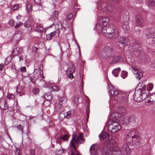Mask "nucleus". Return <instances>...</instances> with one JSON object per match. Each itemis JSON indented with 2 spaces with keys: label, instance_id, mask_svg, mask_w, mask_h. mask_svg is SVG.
Masks as SVG:
<instances>
[{
  "label": "nucleus",
  "instance_id": "obj_28",
  "mask_svg": "<svg viewBox=\"0 0 155 155\" xmlns=\"http://www.w3.org/2000/svg\"><path fill=\"white\" fill-rule=\"evenodd\" d=\"M19 48H16L13 50L12 54L14 55H17L19 53Z\"/></svg>",
  "mask_w": 155,
  "mask_h": 155
},
{
  "label": "nucleus",
  "instance_id": "obj_13",
  "mask_svg": "<svg viewBox=\"0 0 155 155\" xmlns=\"http://www.w3.org/2000/svg\"><path fill=\"white\" fill-rule=\"evenodd\" d=\"M145 34L147 38H155V29L152 32L150 31L149 30L147 29Z\"/></svg>",
  "mask_w": 155,
  "mask_h": 155
},
{
  "label": "nucleus",
  "instance_id": "obj_50",
  "mask_svg": "<svg viewBox=\"0 0 155 155\" xmlns=\"http://www.w3.org/2000/svg\"><path fill=\"white\" fill-rule=\"evenodd\" d=\"M65 113L66 115V117H67V118H69L70 117V115H71V111H68L67 112H65Z\"/></svg>",
  "mask_w": 155,
  "mask_h": 155
},
{
  "label": "nucleus",
  "instance_id": "obj_56",
  "mask_svg": "<svg viewBox=\"0 0 155 155\" xmlns=\"http://www.w3.org/2000/svg\"><path fill=\"white\" fill-rule=\"evenodd\" d=\"M31 155H35V150L34 149H31L30 150Z\"/></svg>",
  "mask_w": 155,
  "mask_h": 155
},
{
  "label": "nucleus",
  "instance_id": "obj_23",
  "mask_svg": "<svg viewBox=\"0 0 155 155\" xmlns=\"http://www.w3.org/2000/svg\"><path fill=\"white\" fill-rule=\"evenodd\" d=\"M45 97L48 101L51 100L52 98V97L51 92L45 94Z\"/></svg>",
  "mask_w": 155,
  "mask_h": 155
},
{
  "label": "nucleus",
  "instance_id": "obj_6",
  "mask_svg": "<svg viewBox=\"0 0 155 155\" xmlns=\"http://www.w3.org/2000/svg\"><path fill=\"white\" fill-rule=\"evenodd\" d=\"M114 50L113 47L111 46H107L102 50L101 55L104 59H107L112 56L114 53Z\"/></svg>",
  "mask_w": 155,
  "mask_h": 155
},
{
  "label": "nucleus",
  "instance_id": "obj_11",
  "mask_svg": "<svg viewBox=\"0 0 155 155\" xmlns=\"http://www.w3.org/2000/svg\"><path fill=\"white\" fill-rule=\"evenodd\" d=\"M109 87L110 91H109V94L112 97H114L117 95H118L119 93L118 91L115 88H114L112 85H110Z\"/></svg>",
  "mask_w": 155,
  "mask_h": 155
},
{
  "label": "nucleus",
  "instance_id": "obj_26",
  "mask_svg": "<svg viewBox=\"0 0 155 155\" xmlns=\"http://www.w3.org/2000/svg\"><path fill=\"white\" fill-rule=\"evenodd\" d=\"M135 74H136V77L139 80L142 78L143 76V73L142 72L138 71L135 73Z\"/></svg>",
  "mask_w": 155,
  "mask_h": 155
},
{
  "label": "nucleus",
  "instance_id": "obj_58",
  "mask_svg": "<svg viewBox=\"0 0 155 155\" xmlns=\"http://www.w3.org/2000/svg\"><path fill=\"white\" fill-rule=\"evenodd\" d=\"M76 44L78 46V48L79 50V53H81V50H80V46L78 43L77 42V41H76Z\"/></svg>",
  "mask_w": 155,
  "mask_h": 155
},
{
  "label": "nucleus",
  "instance_id": "obj_62",
  "mask_svg": "<svg viewBox=\"0 0 155 155\" xmlns=\"http://www.w3.org/2000/svg\"><path fill=\"white\" fill-rule=\"evenodd\" d=\"M39 69L41 71H42L43 69V65L41 64L39 66Z\"/></svg>",
  "mask_w": 155,
  "mask_h": 155
},
{
  "label": "nucleus",
  "instance_id": "obj_22",
  "mask_svg": "<svg viewBox=\"0 0 155 155\" xmlns=\"http://www.w3.org/2000/svg\"><path fill=\"white\" fill-rule=\"evenodd\" d=\"M120 70V68H116L112 72V74H114V76L117 77L118 76Z\"/></svg>",
  "mask_w": 155,
  "mask_h": 155
},
{
  "label": "nucleus",
  "instance_id": "obj_2",
  "mask_svg": "<svg viewBox=\"0 0 155 155\" xmlns=\"http://www.w3.org/2000/svg\"><path fill=\"white\" fill-rule=\"evenodd\" d=\"M98 27L100 28L99 30L102 31L104 35L107 38H115L118 36L116 27L112 25H108L107 26L104 27L103 28L99 25L97 26V29H98Z\"/></svg>",
  "mask_w": 155,
  "mask_h": 155
},
{
  "label": "nucleus",
  "instance_id": "obj_52",
  "mask_svg": "<svg viewBox=\"0 0 155 155\" xmlns=\"http://www.w3.org/2000/svg\"><path fill=\"white\" fill-rule=\"evenodd\" d=\"M33 1L34 3L38 5H40L41 4V0H32Z\"/></svg>",
  "mask_w": 155,
  "mask_h": 155
},
{
  "label": "nucleus",
  "instance_id": "obj_32",
  "mask_svg": "<svg viewBox=\"0 0 155 155\" xmlns=\"http://www.w3.org/2000/svg\"><path fill=\"white\" fill-rule=\"evenodd\" d=\"M128 73L127 72L124 71H122V73L121 75V77L123 78H125L127 76Z\"/></svg>",
  "mask_w": 155,
  "mask_h": 155
},
{
  "label": "nucleus",
  "instance_id": "obj_21",
  "mask_svg": "<svg viewBox=\"0 0 155 155\" xmlns=\"http://www.w3.org/2000/svg\"><path fill=\"white\" fill-rule=\"evenodd\" d=\"M117 112L119 114L124 113L126 112V108L125 107L122 106L119 107L117 109Z\"/></svg>",
  "mask_w": 155,
  "mask_h": 155
},
{
  "label": "nucleus",
  "instance_id": "obj_31",
  "mask_svg": "<svg viewBox=\"0 0 155 155\" xmlns=\"http://www.w3.org/2000/svg\"><path fill=\"white\" fill-rule=\"evenodd\" d=\"M109 20L108 18L106 17H103L102 18L101 22H104L106 24H108V23L109 22Z\"/></svg>",
  "mask_w": 155,
  "mask_h": 155
},
{
  "label": "nucleus",
  "instance_id": "obj_45",
  "mask_svg": "<svg viewBox=\"0 0 155 155\" xmlns=\"http://www.w3.org/2000/svg\"><path fill=\"white\" fill-rule=\"evenodd\" d=\"M149 4L151 6L154 5L155 4V0H149Z\"/></svg>",
  "mask_w": 155,
  "mask_h": 155
},
{
  "label": "nucleus",
  "instance_id": "obj_44",
  "mask_svg": "<svg viewBox=\"0 0 155 155\" xmlns=\"http://www.w3.org/2000/svg\"><path fill=\"white\" fill-rule=\"evenodd\" d=\"M23 25V23L21 21H20L18 23H16V24L15 26V28H19L21 26H22Z\"/></svg>",
  "mask_w": 155,
  "mask_h": 155
},
{
  "label": "nucleus",
  "instance_id": "obj_7",
  "mask_svg": "<svg viewBox=\"0 0 155 155\" xmlns=\"http://www.w3.org/2000/svg\"><path fill=\"white\" fill-rule=\"evenodd\" d=\"M104 145V143H103L102 147L101 149V150L99 149V145L97 144H93L90 147V151L92 155H102V152H103L104 154L107 155L102 150V149Z\"/></svg>",
  "mask_w": 155,
  "mask_h": 155
},
{
  "label": "nucleus",
  "instance_id": "obj_10",
  "mask_svg": "<svg viewBox=\"0 0 155 155\" xmlns=\"http://www.w3.org/2000/svg\"><path fill=\"white\" fill-rule=\"evenodd\" d=\"M123 59L121 55L116 56L114 57L111 60L110 64L122 61Z\"/></svg>",
  "mask_w": 155,
  "mask_h": 155
},
{
  "label": "nucleus",
  "instance_id": "obj_49",
  "mask_svg": "<svg viewBox=\"0 0 155 155\" xmlns=\"http://www.w3.org/2000/svg\"><path fill=\"white\" fill-rule=\"evenodd\" d=\"M126 25H123L122 27L126 31H128L129 29V27L127 25V24H128L127 22H126Z\"/></svg>",
  "mask_w": 155,
  "mask_h": 155
},
{
  "label": "nucleus",
  "instance_id": "obj_30",
  "mask_svg": "<svg viewBox=\"0 0 155 155\" xmlns=\"http://www.w3.org/2000/svg\"><path fill=\"white\" fill-rule=\"evenodd\" d=\"M39 89L38 88H34L32 91L33 94L35 95L39 94Z\"/></svg>",
  "mask_w": 155,
  "mask_h": 155
},
{
  "label": "nucleus",
  "instance_id": "obj_8",
  "mask_svg": "<svg viewBox=\"0 0 155 155\" xmlns=\"http://www.w3.org/2000/svg\"><path fill=\"white\" fill-rule=\"evenodd\" d=\"M120 125L117 122V121L113 120L110 124L109 125L108 128L110 129H111V132L115 133L118 131L121 128Z\"/></svg>",
  "mask_w": 155,
  "mask_h": 155
},
{
  "label": "nucleus",
  "instance_id": "obj_18",
  "mask_svg": "<svg viewBox=\"0 0 155 155\" xmlns=\"http://www.w3.org/2000/svg\"><path fill=\"white\" fill-rule=\"evenodd\" d=\"M21 35L19 33L15 34L13 36V39L17 42H18L21 39Z\"/></svg>",
  "mask_w": 155,
  "mask_h": 155
},
{
  "label": "nucleus",
  "instance_id": "obj_16",
  "mask_svg": "<svg viewBox=\"0 0 155 155\" xmlns=\"http://www.w3.org/2000/svg\"><path fill=\"white\" fill-rule=\"evenodd\" d=\"M119 42L122 44L127 43L128 41L127 38L124 37H120L119 39Z\"/></svg>",
  "mask_w": 155,
  "mask_h": 155
},
{
  "label": "nucleus",
  "instance_id": "obj_46",
  "mask_svg": "<svg viewBox=\"0 0 155 155\" xmlns=\"http://www.w3.org/2000/svg\"><path fill=\"white\" fill-rule=\"evenodd\" d=\"M15 23V21L11 19L9 21L8 24L9 25L13 26L14 25Z\"/></svg>",
  "mask_w": 155,
  "mask_h": 155
},
{
  "label": "nucleus",
  "instance_id": "obj_14",
  "mask_svg": "<svg viewBox=\"0 0 155 155\" xmlns=\"http://www.w3.org/2000/svg\"><path fill=\"white\" fill-rule=\"evenodd\" d=\"M120 97L119 101L126 103L128 102V96L127 95L122 96L121 95H118V97Z\"/></svg>",
  "mask_w": 155,
  "mask_h": 155
},
{
  "label": "nucleus",
  "instance_id": "obj_1",
  "mask_svg": "<svg viewBox=\"0 0 155 155\" xmlns=\"http://www.w3.org/2000/svg\"><path fill=\"white\" fill-rule=\"evenodd\" d=\"M103 151L107 155H130L131 150L127 144L123 145L120 148L113 139L106 140L104 142Z\"/></svg>",
  "mask_w": 155,
  "mask_h": 155
},
{
  "label": "nucleus",
  "instance_id": "obj_9",
  "mask_svg": "<svg viewBox=\"0 0 155 155\" xmlns=\"http://www.w3.org/2000/svg\"><path fill=\"white\" fill-rule=\"evenodd\" d=\"M134 25L136 26L141 27L143 22V19L140 15H136L135 16Z\"/></svg>",
  "mask_w": 155,
  "mask_h": 155
},
{
  "label": "nucleus",
  "instance_id": "obj_12",
  "mask_svg": "<svg viewBox=\"0 0 155 155\" xmlns=\"http://www.w3.org/2000/svg\"><path fill=\"white\" fill-rule=\"evenodd\" d=\"M8 107V105L5 101L2 100L0 101V108L3 110H6Z\"/></svg>",
  "mask_w": 155,
  "mask_h": 155
},
{
  "label": "nucleus",
  "instance_id": "obj_19",
  "mask_svg": "<svg viewBox=\"0 0 155 155\" xmlns=\"http://www.w3.org/2000/svg\"><path fill=\"white\" fill-rule=\"evenodd\" d=\"M56 32L54 31L51 33L50 34L46 35V39L48 40H50L53 37L56 35Z\"/></svg>",
  "mask_w": 155,
  "mask_h": 155
},
{
  "label": "nucleus",
  "instance_id": "obj_33",
  "mask_svg": "<svg viewBox=\"0 0 155 155\" xmlns=\"http://www.w3.org/2000/svg\"><path fill=\"white\" fill-rule=\"evenodd\" d=\"M35 30L38 32L41 33L44 31V28L41 26H38L36 28Z\"/></svg>",
  "mask_w": 155,
  "mask_h": 155
},
{
  "label": "nucleus",
  "instance_id": "obj_5",
  "mask_svg": "<svg viewBox=\"0 0 155 155\" xmlns=\"http://www.w3.org/2000/svg\"><path fill=\"white\" fill-rule=\"evenodd\" d=\"M146 87L144 86L142 88L136 91L134 95V99L137 102H140L145 99L147 96L146 92Z\"/></svg>",
  "mask_w": 155,
  "mask_h": 155
},
{
  "label": "nucleus",
  "instance_id": "obj_59",
  "mask_svg": "<svg viewBox=\"0 0 155 155\" xmlns=\"http://www.w3.org/2000/svg\"><path fill=\"white\" fill-rule=\"evenodd\" d=\"M152 38L153 39L151 41V44L152 45H154L155 44V38Z\"/></svg>",
  "mask_w": 155,
  "mask_h": 155
},
{
  "label": "nucleus",
  "instance_id": "obj_3",
  "mask_svg": "<svg viewBox=\"0 0 155 155\" xmlns=\"http://www.w3.org/2000/svg\"><path fill=\"white\" fill-rule=\"evenodd\" d=\"M83 134L81 133L78 136L74 134L72 135V139L71 141L70 145L71 147H72L74 151H71V155H81L78 150L76 149L75 144L78 145L82 143L84 140L82 136Z\"/></svg>",
  "mask_w": 155,
  "mask_h": 155
},
{
  "label": "nucleus",
  "instance_id": "obj_47",
  "mask_svg": "<svg viewBox=\"0 0 155 155\" xmlns=\"http://www.w3.org/2000/svg\"><path fill=\"white\" fill-rule=\"evenodd\" d=\"M130 123L134 122L136 121L135 118L133 116H130Z\"/></svg>",
  "mask_w": 155,
  "mask_h": 155
},
{
  "label": "nucleus",
  "instance_id": "obj_4",
  "mask_svg": "<svg viewBox=\"0 0 155 155\" xmlns=\"http://www.w3.org/2000/svg\"><path fill=\"white\" fill-rule=\"evenodd\" d=\"M126 140L129 144L139 145L140 143V135L137 132L134 130L128 133L126 138Z\"/></svg>",
  "mask_w": 155,
  "mask_h": 155
},
{
  "label": "nucleus",
  "instance_id": "obj_17",
  "mask_svg": "<svg viewBox=\"0 0 155 155\" xmlns=\"http://www.w3.org/2000/svg\"><path fill=\"white\" fill-rule=\"evenodd\" d=\"M99 136L101 139L104 140L105 139L108 138L109 135L107 133L103 131L101 133V134L99 135Z\"/></svg>",
  "mask_w": 155,
  "mask_h": 155
},
{
  "label": "nucleus",
  "instance_id": "obj_57",
  "mask_svg": "<svg viewBox=\"0 0 155 155\" xmlns=\"http://www.w3.org/2000/svg\"><path fill=\"white\" fill-rule=\"evenodd\" d=\"M68 74L69 77V78H70L71 79H73V75L72 74V73H68Z\"/></svg>",
  "mask_w": 155,
  "mask_h": 155
},
{
  "label": "nucleus",
  "instance_id": "obj_25",
  "mask_svg": "<svg viewBox=\"0 0 155 155\" xmlns=\"http://www.w3.org/2000/svg\"><path fill=\"white\" fill-rule=\"evenodd\" d=\"M79 95H76L74 96L73 99V101L75 103L76 106H77L79 103L78 102V100L79 99Z\"/></svg>",
  "mask_w": 155,
  "mask_h": 155
},
{
  "label": "nucleus",
  "instance_id": "obj_39",
  "mask_svg": "<svg viewBox=\"0 0 155 155\" xmlns=\"http://www.w3.org/2000/svg\"><path fill=\"white\" fill-rule=\"evenodd\" d=\"M26 8L28 12H30L32 9V5L30 4H28Z\"/></svg>",
  "mask_w": 155,
  "mask_h": 155
},
{
  "label": "nucleus",
  "instance_id": "obj_55",
  "mask_svg": "<svg viewBox=\"0 0 155 155\" xmlns=\"http://www.w3.org/2000/svg\"><path fill=\"white\" fill-rule=\"evenodd\" d=\"M61 150V148H59V149L57 150H56V153L59 154H60V153H63L64 151H65V150H64V149H62L61 150H62V152H60V151Z\"/></svg>",
  "mask_w": 155,
  "mask_h": 155
},
{
  "label": "nucleus",
  "instance_id": "obj_51",
  "mask_svg": "<svg viewBox=\"0 0 155 155\" xmlns=\"http://www.w3.org/2000/svg\"><path fill=\"white\" fill-rule=\"evenodd\" d=\"M20 150L18 148H16L15 150V153L16 155H20Z\"/></svg>",
  "mask_w": 155,
  "mask_h": 155
},
{
  "label": "nucleus",
  "instance_id": "obj_42",
  "mask_svg": "<svg viewBox=\"0 0 155 155\" xmlns=\"http://www.w3.org/2000/svg\"><path fill=\"white\" fill-rule=\"evenodd\" d=\"M89 112L90 110L89 107H87L86 109V114L87 117V120H88L89 118Z\"/></svg>",
  "mask_w": 155,
  "mask_h": 155
},
{
  "label": "nucleus",
  "instance_id": "obj_43",
  "mask_svg": "<svg viewBox=\"0 0 155 155\" xmlns=\"http://www.w3.org/2000/svg\"><path fill=\"white\" fill-rule=\"evenodd\" d=\"M65 114L64 111L61 112L59 114V118L61 119L64 118L65 117Z\"/></svg>",
  "mask_w": 155,
  "mask_h": 155
},
{
  "label": "nucleus",
  "instance_id": "obj_41",
  "mask_svg": "<svg viewBox=\"0 0 155 155\" xmlns=\"http://www.w3.org/2000/svg\"><path fill=\"white\" fill-rule=\"evenodd\" d=\"M16 127L18 128V130H20L21 133H23V127L21 125H19L16 126Z\"/></svg>",
  "mask_w": 155,
  "mask_h": 155
},
{
  "label": "nucleus",
  "instance_id": "obj_20",
  "mask_svg": "<svg viewBox=\"0 0 155 155\" xmlns=\"http://www.w3.org/2000/svg\"><path fill=\"white\" fill-rule=\"evenodd\" d=\"M155 101V94H152L150 96V99H148L147 102L148 103H153Z\"/></svg>",
  "mask_w": 155,
  "mask_h": 155
},
{
  "label": "nucleus",
  "instance_id": "obj_38",
  "mask_svg": "<svg viewBox=\"0 0 155 155\" xmlns=\"http://www.w3.org/2000/svg\"><path fill=\"white\" fill-rule=\"evenodd\" d=\"M31 25V23L30 21H27L24 24V26L26 28H29Z\"/></svg>",
  "mask_w": 155,
  "mask_h": 155
},
{
  "label": "nucleus",
  "instance_id": "obj_61",
  "mask_svg": "<svg viewBox=\"0 0 155 155\" xmlns=\"http://www.w3.org/2000/svg\"><path fill=\"white\" fill-rule=\"evenodd\" d=\"M4 67V64L2 63L0 64V71L3 70Z\"/></svg>",
  "mask_w": 155,
  "mask_h": 155
},
{
  "label": "nucleus",
  "instance_id": "obj_37",
  "mask_svg": "<svg viewBox=\"0 0 155 155\" xmlns=\"http://www.w3.org/2000/svg\"><path fill=\"white\" fill-rule=\"evenodd\" d=\"M130 116H127L124 119V122L125 124L130 123Z\"/></svg>",
  "mask_w": 155,
  "mask_h": 155
},
{
  "label": "nucleus",
  "instance_id": "obj_60",
  "mask_svg": "<svg viewBox=\"0 0 155 155\" xmlns=\"http://www.w3.org/2000/svg\"><path fill=\"white\" fill-rule=\"evenodd\" d=\"M132 68L134 71H135L136 72L137 71H138V68L135 66H133L132 67Z\"/></svg>",
  "mask_w": 155,
  "mask_h": 155
},
{
  "label": "nucleus",
  "instance_id": "obj_24",
  "mask_svg": "<svg viewBox=\"0 0 155 155\" xmlns=\"http://www.w3.org/2000/svg\"><path fill=\"white\" fill-rule=\"evenodd\" d=\"M60 101L59 105L62 106V104L66 102L67 99L64 97H61L60 99Z\"/></svg>",
  "mask_w": 155,
  "mask_h": 155
},
{
  "label": "nucleus",
  "instance_id": "obj_48",
  "mask_svg": "<svg viewBox=\"0 0 155 155\" xmlns=\"http://www.w3.org/2000/svg\"><path fill=\"white\" fill-rule=\"evenodd\" d=\"M19 6L18 5H13L12 7V9L13 10H16L17 9H18Z\"/></svg>",
  "mask_w": 155,
  "mask_h": 155
},
{
  "label": "nucleus",
  "instance_id": "obj_40",
  "mask_svg": "<svg viewBox=\"0 0 155 155\" xmlns=\"http://www.w3.org/2000/svg\"><path fill=\"white\" fill-rule=\"evenodd\" d=\"M51 91H58L59 90V87L57 86H55L52 87L51 88Z\"/></svg>",
  "mask_w": 155,
  "mask_h": 155
},
{
  "label": "nucleus",
  "instance_id": "obj_36",
  "mask_svg": "<svg viewBox=\"0 0 155 155\" xmlns=\"http://www.w3.org/2000/svg\"><path fill=\"white\" fill-rule=\"evenodd\" d=\"M30 79L31 82L33 83H35L37 78L35 76H31L30 78Z\"/></svg>",
  "mask_w": 155,
  "mask_h": 155
},
{
  "label": "nucleus",
  "instance_id": "obj_34",
  "mask_svg": "<svg viewBox=\"0 0 155 155\" xmlns=\"http://www.w3.org/2000/svg\"><path fill=\"white\" fill-rule=\"evenodd\" d=\"M153 87V84L152 83L149 84L147 85V91H150L152 90Z\"/></svg>",
  "mask_w": 155,
  "mask_h": 155
},
{
  "label": "nucleus",
  "instance_id": "obj_64",
  "mask_svg": "<svg viewBox=\"0 0 155 155\" xmlns=\"http://www.w3.org/2000/svg\"><path fill=\"white\" fill-rule=\"evenodd\" d=\"M21 15H17L16 17V18L18 20H19L20 18H21Z\"/></svg>",
  "mask_w": 155,
  "mask_h": 155
},
{
  "label": "nucleus",
  "instance_id": "obj_27",
  "mask_svg": "<svg viewBox=\"0 0 155 155\" xmlns=\"http://www.w3.org/2000/svg\"><path fill=\"white\" fill-rule=\"evenodd\" d=\"M74 71V68L73 65L71 68H68L66 70L67 74H68V73H73Z\"/></svg>",
  "mask_w": 155,
  "mask_h": 155
},
{
  "label": "nucleus",
  "instance_id": "obj_15",
  "mask_svg": "<svg viewBox=\"0 0 155 155\" xmlns=\"http://www.w3.org/2000/svg\"><path fill=\"white\" fill-rule=\"evenodd\" d=\"M102 6L103 8V11L107 13H110L112 11L113 9L112 7L110 5H107V6L104 7H103V5H102Z\"/></svg>",
  "mask_w": 155,
  "mask_h": 155
},
{
  "label": "nucleus",
  "instance_id": "obj_35",
  "mask_svg": "<svg viewBox=\"0 0 155 155\" xmlns=\"http://www.w3.org/2000/svg\"><path fill=\"white\" fill-rule=\"evenodd\" d=\"M58 12L57 11H54L53 12V16L54 19H56L58 14Z\"/></svg>",
  "mask_w": 155,
  "mask_h": 155
},
{
  "label": "nucleus",
  "instance_id": "obj_29",
  "mask_svg": "<svg viewBox=\"0 0 155 155\" xmlns=\"http://www.w3.org/2000/svg\"><path fill=\"white\" fill-rule=\"evenodd\" d=\"M69 136L67 134H65L62 135L60 137V139L64 141H67L68 139Z\"/></svg>",
  "mask_w": 155,
  "mask_h": 155
},
{
  "label": "nucleus",
  "instance_id": "obj_63",
  "mask_svg": "<svg viewBox=\"0 0 155 155\" xmlns=\"http://www.w3.org/2000/svg\"><path fill=\"white\" fill-rule=\"evenodd\" d=\"M19 60L20 61L22 60L23 59V56L22 55L19 56Z\"/></svg>",
  "mask_w": 155,
  "mask_h": 155
},
{
  "label": "nucleus",
  "instance_id": "obj_54",
  "mask_svg": "<svg viewBox=\"0 0 155 155\" xmlns=\"http://www.w3.org/2000/svg\"><path fill=\"white\" fill-rule=\"evenodd\" d=\"M73 17L72 13H70L67 16V18L68 19H71Z\"/></svg>",
  "mask_w": 155,
  "mask_h": 155
},
{
  "label": "nucleus",
  "instance_id": "obj_53",
  "mask_svg": "<svg viewBox=\"0 0 155 155\" xmlns=\"http://www.w3.org/2000/svg\"><path fill=\"white\" fill-rule=\"evenodd\" d=\"M21 72H25L26 71V68L25 66L22 67L20 68Z\"/></svg>",
  "mask_w": 155,
  "mask_h": 155
}]
</instances>
